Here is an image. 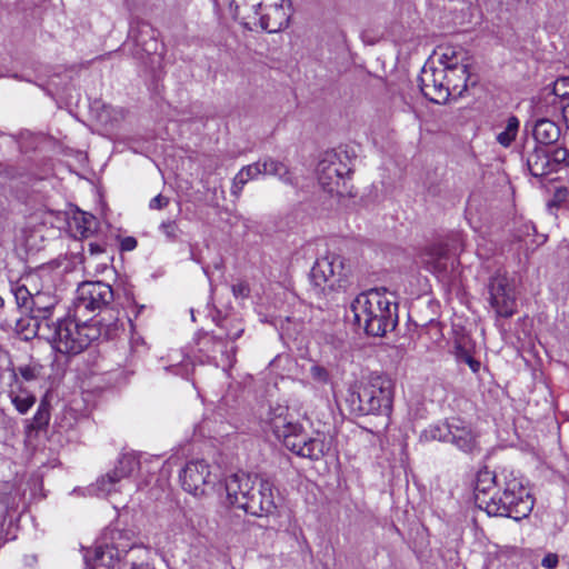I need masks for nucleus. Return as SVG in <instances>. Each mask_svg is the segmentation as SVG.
Masks as SVG:
<instances>
[{
  "instance_id": "6e6d98bb",
  "label": "nucleus",
  "mask_w": 569,
  "mask_h": 569,
  "mask_svg": "<svg viewBox=\"0 0 569 569\" xmlns=\"http://www.w3.org/2000/svg\"><path fill=\"white\" fill-rule=\"evenodd\" d=\"M260 7H261V3H260V2H254V3H251V4H250V8L253 10V12H254L256 14H258V13H259V12H258V9H259Z\"/></svg>"
},
{
  "instance_id": "cd10ccee",
  "label": "nucleus",
  "mask_w": 569,
  "mask_h": 569,
  "mask_svg": "<svg viewBox=\"0 0 569 569\" xmlns=\"http://www.w3.org/2000/svg\"><path fill=\"white\" fill-rule=\"evenodd\" d=\"M261 174V163L258 160L254 163L242 167L234 176L231 186V194L239 198L244 186L252 180L258 179Z\"/></svg>"
},
{
  "instance_id": "f8f14e48",
  "label": "nucleus",
  "mask_w": 569,
  "mask_h": 569,
  "mask_svg": "<svg viewBox=\"0 0 569 569\" xmlns=\"http://www.w3.org/2000/svg\"><path fill=\"white\" fill-rule=\"evenodd\" d=\"M197 346L198 351L201 353L200 362L207 361L212 363L224 372L233 366L236 348L234 346H229V342L223 339L222 333H204L198 339Z\"/></svg>"
},
{
  "instance_id": "7c9ffc66",
  "label": "nucleus",
  "mask_w": 569,
  "mask_h": 569,
  "mask_svg": "<svg viewBox=\"0 0 569 569\" xmlns=\"http://www.w3.org/2000/svg\"><path fill=\"white\" fill-rule=\"evenodd\" d=\"M451 432V420L447 422H438L430 425L421 431L419 439L421 442L442 441L449 442Z\"/></svg>"
},
{
  "instance_id": "9d476101",
  "label": "nucleus",
  "mask_w": 569,
  "mask_h": 569,
  "mask_svg": "<svg viewBox=\"0 0 569 569\" xmlns=\"http://www.w3.org/2000/svg\"><path fill=\"white\" fill-rule=\"evenodd\" d=\"M489 303L498 317L510 318L517 309V293L513 279L505 273H496L489 284Z\"/></svg>"
},
{
  "instance_id": "f03ea898",
  "label": "nucleus",
  "mask_w": 569,
  "mask_h": 569,
  "mask_svg": "<svg viewBox=\"0 0 569 569\" xmlns=\"http://www.w3.org/2000/svg\"><path fill=\"white\" fill-rule=\"evenodd\" d=\"M267 422L283 446L298 457L319 460L330 450V439L321 432L308 436L295 413L287 406L276 405L270 407Z\"/></svg>"
},
{
  "instance_id": "473e14b6",
  "label": "nucleus",
  "mask_w": 569,
  "mask_h": 569,
  "mask_svg": "<svg viewBox=\"0 0 569 569\" xmlns=\"http://www.w3.org/2000/svg\"><path fill=\"white\" fill-rule=\"evenodd\" d=\"M519 127V119L516 116H509L502 130L496 134L497 142L503 148H509L518 136Z\"/></svg>"
},
{
  "instance_id": "de8ad7c7",
  "label": "nucleus",
  "mask_w": 569,
  "mask_h": 569,
  "mask_svg": "<svg viewBox=\"0 0 569 569\" xmlns=\"http://www.w3.org/2000/svg\"><path fill=\"white\" fill-rule=\"evenodd\" d=\"M89 253H90L89 259L97 257L99 254H102V253H104V247L101 243L90 242L89 243ZM89 259L87 260L88 263H90Z\"/></svg>"
},
{
  "instance_id": "37998d69",
  "label": "nucleus",
  "mask_w": 569,
  "mask_h": 569,
  "mask_svg": "<svg viewBox=\"0 0 569 569\" xmlns=\"http://www.w3.org/2000/svg\"><path fill=\"white\" fill-rule=\"evenodd\" d=\"M159 229L169 240H174L178 236V224L176 221H164L160 224Z\"/></svg>"
},
{
  "instance_id": "0eeeda50",
  "label": "nucleus",
  "mask_w": 569,
  "mask_h": 569,
  "mask_svg": "<svg viewBox=\"0 0 569 569\" xmlns=\"http://www.w3.org/2000/svg\"><path fill=\"white\" fill-rule=\"evenodd\" d=\"M350 173L351 158L341 149L326 151L317 166L318 181L322 189L340 197L351 194Z\"/></svg>"
},
{
  "instance_id": "e433bc0d",
  "label": "nucleus",
  "mask_w": 569,
  "mask_h": 569,
  "mask_svg": "<svg viewBox=\"0 0 569 569\" xmlns=\"http://www.w3.org/2000/svg\"><path fill=\"white\" fill-rule=\"evenodd\" d=\"M49 419H50L49 405L47 402L42 401L39 405L37 412L33 416L31 427L33 429H41L48 425Z\"/></svg>"
},
{
  "instance_id": "f257e3e1",
  "label": "nucleus",
  "mask_w": 569,
  "mask_h": 569,
  "mask_svg": "<svg viewBox=\"0 0 569 569\" xmlns=\"http://www.w3.org/2000/svg\"><path fill=\"white\" fill-rule=\"evenodd\" d=\"M119 328L118 319L109 322L88 320L77 317L72 310L67 318L56 323H38L39 335L46 338L57 352L68 356L82 352L101 336L112 339L117 336Z\"/></svg>"
},
{
  "instance_id": "09e8293b",
  "label": "nucleus",
  "mask_w": 569,
  "mask_h": 569,
  "mask_svg": "<svg viewBox=\"0 0 569 569\" xmlns=\"http://www.w3.org/2000/svg\"><path fill=\"white\" fill-rule=\"evenodd\" d=\"M167 204H168V199L162 197L161 194H158L151 199L149 207L151 209H162Z\"/></svg>"
},
{
  "instance_id": "c03bdc74",
  "label": "nucleus",
  "mask_w": 569,
  "mask_h": 569,
  "mask_svg": "<svg viewBox=\"0 0 569 569\" xmlns=\"http://www.w3.org/2000/svg\"><path fill=\"white\" fill-rule=\"evenodd\" d=\"M569 198V189L558 188L553 194L552 200L549 202V208L559 207Z\"/></svg>"
},
{
  "instance_id": "ea45409f",
  "label": "nucleus",
  "mask_w": 569,
  "mask_h": 569,
  "mask_svg": "<svg viewBox=\"0 0 569 569\" xmlns=\"http://www.w3.org/2000/svg\"><path fill=\"white\" fill-rule=\"evenodd\" d=\"M553 93L561 99L569 98V77H562L556 80Z\"/></svg>"
},
{
  "instance_id": "bf43d9fd",
  "label": "nucleus",
  "mask_w": 569,
  "mask_h": 569,
  "mask_svg": "<svg viewBox=\"0 0 569 569\" xmlns=\"http://www.w3.org/2000/svg\"><path fill=\"white\" fill-rule=\"evenodd\" d=\"M172 367L174 368V373H177V375L180 373V370L177 366H172Z\"/></svg>"
},
{
  "instance_id": "72a5a7b5",
  "label": "nucleus",
  "mask_w": 569,
  "mask_h": 569,
  "mask_svg": "<svg viewBox=\"0 0 569 569\" xmlns=\"http://www.w3.org/2000/svg\"><path fill=\"white\" fill-rule=\"evenodd\" d=\"M220 329L223 330V339L233 346V341L238 339L244 331V327L239 319H223Z\"/></svg>"
},
{
  "instance_id": "aec40b11",
  "label": "nucleus",
  "mask_w": 569,
  "mask_h": 569,
  "mask_svg": "<svg viewBox=\"0 0 569 569\" xmlns=\"http://www.w3.org/2000/svg\"><path fill=\"white\" fill-rule=\"evenodd\" d=\"M503 473H508L507 471H502L499 476H496L488 469L480 470L477 475L476 485H475V500L479 508L483 509L487 512V505L491 502V497L488 498L489 490L498 485L499 487L503 483Z\"/></svg>"
},
{
  "instance_id": "c85d7f7f",
  "label": "nucleus",
  "mask_w": 569,
  "mask_h": 569,
  "mask_svg": "<svg viewBox=\"0 0 569 569\" xmlns=\"http://www.w3.org/2000/svg\"><path fill=\"white\" fill-rule=\"evenodd\" d=\"M261 163V174L262 176H273L277 177L279 180H281L284 183L292 184L293 180L291 177V173L288 169V167L281 162L278 161L271 157H264L260 159Z\"/></svg>"
},
{
  "instance_id": "423d86ee",
  "label": "nucleus",
  "mask_w": 569,
  "mask_h": 569,
  "mask_svg": "<svg viewBox=\"0 0 569 569\" xmlns=\"http://www.w3.org/2000/svg\"><path fill=\"white\" fill-rule=\"evenodd\" d=\"M355 395L360 413L389 417L392 411L395 383L387 376L370 375L359 382Z\"/></svg>"
},
{
  "instance_id": "39448f33",
  "label": "nucleus",
  "mask_w": 569,
  "mask_h": 569,
  "mask_svg": "<svg viewBox=\"0 0 569 569\" xmlns=\"http://www.w3.org/2000/svg\"><path fill=\"white\" fill-rule=\"evenodd\" d=\"M148 457L141 453H122L113 469L97 479L96 483L88 488L91 495L111 498L117 493L130 495L138 485H133L131 478L141 471Z\"/></svg>"
},
{
  "instance_id": "4be33fe9",
  "label": "nucleus",
  "mask_w": 569,
  "mask_h": 569,
  "mask_svg": "<svg viewBox=\"0 0 569 569\" xmlns=\"http://www.w3.org/2000/svg\"><path fill=\"white\" fill-rule=\"evenodd\" d=\"M10 388L8 391V396L11 400V403L14 406L16 410L21 413L26 415L36 403V397L22 388V386L19 382L18 373L16 370L10 371Z\"/></svg>"
},
{
  "instance_id": "a19ab883",
  "label": "nucleus",
  "mask_w": 569,
  "mask_h": 569,
  "mask_svg": "<svg viewBox=\"0 0 569 569\" xmlns=\"http://www.w3.org/2000/svg\"><path fill=\"white\" fill-rule=\"evenodd\" d=\"M13 295L16 297L17 303L23 307H27L28 302H31V298L33 297V295H31L24 286H18L14 288Z\"/></svg>"
},
{
  "instance_id": "bb28decb",
  "label": "nucleus",
  "mask_w": 569,
  "mask_h": 569,
  "mask_svg": "<svg viewBox=\"0 0 569 569\" xmlns=\"http://www.w3.org/2000/svg\"><path fill=\"white\" fill-rule=\"evenodd\" d=\"M98 547H102L103 549H113V560L108 569H116V567L118 569H149L148 566L136 563L134 561L128 559L130 553L134 551L133 546L99 545Z\"/></svg>"
},
{
  "instance_id": "c756f323",
  "label": "nucleus",
  "mask_w": 569,
  "mask_h": 569,
  "mask_svg": "<svg viewBox=\"0 0 569 569\" xmlns=\"http://www.w3.org/2000/svg\"><path fill=\"white\" fill-rule=\"evenodd\" d=\"M288 18L283 12L282 6H273L271 12L263 14L260 18L262 29L268 32H277L287 26Z\"/></svg>"
},
{
  "instance_id": "13d9d810",
  "label": "nucleus",
  "mask_w": 569,
  "mask_h": 569,
  "mask_svg": "<svg viewBox=\"0 0 569 569\" xmlns=\"http://www.w3.org/2000/svg\"><path fill=\"white\" fill-rule=\"evenodd\" d=\"M258 308H259L258 309L259 315H263V312H262L263 305H260Z\"/></svg>"
},
{
  "instance_id": "f704fd0d",
  "label": "nucleus",
  "mask_w": 569,
  "mask_h": 569,
  "mask_svg": "<svg viewBox=\"0 0 569 569\" xmlns=\"http://www.w3.org/2000/svg\"><path fill=\"white\" fill-rule=\"evenodd\" d=\"M446 87H448L450 97H460L467 90L468 80H469V68H465L462 86L460 89L456 88V79H458V71L448 70L446 71Z\"/></svg>"
},
{
  "instance_id": "dca6fc26",
  "label": "nucleus",
  "mask_w": 569,
  "mask_h": 569,
  "mask_svg": "<svg viewBox=\"0 0 569 569\" xmlns=\"http://www.w3.org/2000/svg\"><path fill=\"white\" fill-rule=\"evenodd\" d=\"M446 72L432 64H425L419 76V87L422 94L435 103H445L450 97L446 87Z\"/></svg>"
},
{
  "instance_id": "a18cd8bd",
  "label": "nucleus",
  "mask_w": 569,
  "mask_h": 569,
  "mask_svg": "<svg viewBox=\"0 0 569 569\" xmlns=\"http://www.w3.org/2000/svg\"><path fill=\"white\" fill-rule=\"evenodd\" d=\"M250 289L247 282L240 281L238 283L232 284V293L236 298H247L249 296Z\"/></svg>"
},
{
  "instance_id": "b1692460",
  "label": "nucleus",
  "mask_w": 569,
  "mask_h": 569,
  "mask_svg": "<svg viewBox=\"0 0 569 569\" xmlns=\"http://www.w3.org/2000/svg\"><path fill=\"white\" fill-rule=\"evenodd\" d=\"M68 226L74 237L88 238L97 230V219L91 213L76 210L69 218Z\"/></svg>"
},
{
  "instance_id": "20e7f679",
  "label": "nucleus",
  "mask_w": 569,
  "mask_h": 569,
  "mask_svg": "<svg viewBox=\"0 0 569 569\" xmlns=\"http://www.w3.org/2000/svg\"><path fill=\"white\" fill-rule=\"evenodd\" d=\"M502 476V490L491 497V502L487 505V513L515 520L528 517L533 508V499L529 490L512 471Z\"/></svg>"
},
{
  "instance_id": "4d7b16f0",
  "label": "nucleus",
  "mask_w": 569,
  "mask_h": 569,
  "mask_svg": "<svg viewBox=\"0 0 569 569\" xmlns=\"http://www.w3.org/2000/svg\"><path fill=\"white\" fill-rule=\"evenodd\" d=\"M4 307V300L3 298L0 296V309H2Z\"/></svg>"
},
{
  "instance_id": "2eb2a0df",
  "label": "nucleus",
  "mask_w": 569,
  "mask_h": 569,
  "mask_svg": "<svg viewBox=\"0 0 569 569\" xmlns=\"http://www.w3.org/2000/svg\"><path fill=\"white\" fill-rule=\"evenodd\" d=\"M242 510L246 512L262 517L274 512L277 509L273 483L262 477L254 483V489L249 493V498L242 501Z\"/></svg>"
},
{
  "instance_id": "8fccbe9b",
  "label": "nucleus",
  "mask_w": 569,
  "mask_h": 569,
  "mask_svg": "<svg viewBox=\"0 0 569 569\" xmlns=\"http://www.w3.org/2000/svg\"><path fill=\"white\" fill-rule=\"evenodd\" d=\"M137 247V240L133 237H126L121 241V249L124 251H131Z\"/></svg>"
},
{
  "instance_id": "412c9836",
  "label": "nucleus",
  "mask_w": 569,
  "mask_h": 569,
  "mask_svg": "<svg viewBox=\"0 0 569 569\" xmlns=\"http://www.w3.org/2000/svg\"><path fill=\"white\" fill-rule=\"evenodd\" d=\"M475 342L469 335H456L452 345V352L457 362L466 363L473 373L480 370L481 363L475 357Z\"/></svg>"
},
{
  "instance_id": "864d4df0",
  "label": "nucleus",
  "mask_w": 569,
  "mask_h": 569,
  "mask_svg": "<svg viewBox=\"0 0 569 569\" xmlns=\"http://www.w3.org/2000/svg\"><path fill=\"white\" fill-rule=\"evenodd\" d=\"M525 228H526V234H527V236H529V234H530V231H532V232H535V231H536V228H535V226H533L531 222L526 223V224H525Z\"/></svg>"
},
{
  "instance_id": "f3484780",
  "label": "nucleus",
  "mask_w": 569,
  "mask_h": 569,
  "mask_svg": "<svg viewBox=\"0 0 569 569\" xmlns=\"http://www.w3.org/2000/svg\"><path fill=\"white\" fill-rule=\"evenodd\" d=\"M258 475H248L244 472L233 473L226 479L227 501L230 506L242 509V501L249 498V493L254 489V483L259 480Z\"/></svg>"
},
{
  "instance_id": "79ce46f5",
  "label": "nucleus",
  "mask_w": 569,
  "mask_h": 569,
  "mask_svg": "<svg viewBox=\"0 0 569 569\" xmlns=\"http://www.w3.org/2000/svg\"><path fill=\"white\" fill-rule=\"evenodd\" d=\"M130 349L133 355L140 356L147 351V345L142 337L132 333L130 338Z\"/></svg>"
},
{
  "instance_id": "49530a36",
  "label": "nucleus",
  "mask_w": 569,
  "mask_h": 569,
  "mask_svg": "<svg viewBox=\"0 0 569 569\" xmlns=\"http://www.w3.org/2000/svg\"><path fill=\"white\" fill-rule=\"evenodd\" d=\"M558 556L556 553H548L543 557L541 565L547 569H553L558 565Z\"/></svg>"
},
{
  "instance_id": "ddd939ff",
  "label": "nucleus",
  "mask_w": 569,
  "mask_h": 569,
  "mask_svg": "<svg viewBox=\"0 0 569 569\" xmlns=\"http://www.w3.org/2000/svg\"><path fill=\"white\" fill-rule=\"evenodd\" d=\"M266 299L264 321L273 325L279 330L281 337L284 335L290 337L291 332L288 327L290 316L287 306L295 300L293 293L281 286H277L271 289Z\"/></svg>"
},
{
  "instance_id": "7ed1b4c3",
  "label": "nucleus",
  "mask_w": 569,
  "mask_h": 569,
  "mask_svg": "<svg viewBox=\"0 0 569 569\" xmlns=\"http://www.w3.org/2000/svg\"><path fill=\"white\" fill-rule=\"evenodd\" d=\"M353 320L368 336L383 337L398 322L397 305L386 290L371 289L356 297L351 303Z\"/></svg>"
},
{
  "instance_id": "6e6552de",
  "label": "nucleus",
  "mask_w": 569,
  "mask_h": 569,
  "mask_svg": "<svg viewBox=\"0 0 569 569\" xmlns=\"http://www.w3.org/2000/svg\"><path fill=\"white\" fill-rule=\"evenodd\" d=\"M313 290L319 296L345 289L348 283V269L345 259L337 253H327L316 260L310 272Z\"/></svg>"
},
{
  "instance_id": "603ef678",
  "label": "nucleus",
  "mask_w": 569,
  "mask_h": 569,
  "mask_svg": "<svg viewBox=\"0 0 569 569\" xmlns=\"http://www.w3.org/2000/svg\"><path fill=\"white\" fill-rule=\"evenodd\" d=\"M232 4L234 6L236 10L238 11L241 7L249 6L246 0H232Z\"/></svg>"
},
{
  "instance_id": "2f4dec72",
  "label": "nucleus",
  "mask_w": 569,
  "mask_h": 569,
  "mask_svg": "<svg viewBox=\"0 0 569 569\" xmlns=\"http://www.w3.org/2000/svg\"><path fill=\"white\" fill-rule=\"evenodd\" d=\"M87 569H108L110 563L113 560V549L102 547H96L93 550V556H90V552L84 555Z\"/></svg>"
},
{
  "instance_id": "5fc2aeb1",
  "label": "nucleus",
  "mask_w": 569,
  "mask_h": 569,
  "mask_svg": "<svg viewBox=\"0 0 569 569\" xmlns=\"http://www.w3.org/2000/svg\"><path fill=\"white\" fill-rule=\"evenodd\" d=\"M108 268L107 261L97 264V272H103Z\"/></svg>"
},
{
  "instance_id": "4c0bfd02",
  "label": "nucleus",
  "mask_w": 569,
  "mask_h": 569,
  "mask_svg": "<svg viewBox=\"0 0 569 569\" xmlns=\"http://www.w3.org/2000/svg\"><path fill=\"white\" fill-rule=\"evenodd\" d=\"M309 377L319 386H326L330 383L329 371L318 363L311 365L309 369Z\"/></svg>"
},
{
  "instance_id": "a211bd4d",
  "label": "nucleus",
  "mask_w": 569,
  "mask_h": 569,
  "mask_svg": "<svg viewBox=\"0 0 569 569\" xmlns=\"http://www.w3.org/2000/svg\"><path fill=\"white\" fill-rule=\"evenodd\" d=\"M438 56V62L440 64L438 68L440 70H445V72L448 70L458 71V79L455 81L457 82L456 88L460 89L462 86L465 68H469L470 66L467 52L459 47L446 46L439 48Z\"/></svg>"
},
{
  "instance_id": "58836bf2",
  "label": "nucleus",
  "mask_w": 569,
  "mask_h": 569,
  "mask_svg": "<svg viewBox=\"0 0 569 569\" xmlns=\"http://www.w3.org/2000/svg\"><path fill=\"white\" fill-rule=\"evenodd\" d=\"M19 375L26 381L36 380L40 375V367L37 365H27L18 368Z\"/></svg>"
},
{
  "instance_id": "5701e85b",
  "label": "nucleus",
  "mask_w": 569,
  "mask_h": 569,
  "mask_svg": "<svg viewBox=\"0 0 569 569\" xmlns=\"http://www.w3.org/2000/svg\"><path fill=\"white\" fill-rule=\"evenodd\" d=\"M449 251L448 244L436 243L423 251L421 260L430 271L441 273L447 269Z\"/></svg>"
},
{
  "instance_id": "6ab92c4d",
  "label": "nucleus",
  "mask_w": 569,
  "mask_h": 569,
  "mask_svg": "<svg viewBox=\"0 0 569 569\" xmlns=\"http://www.w3.org/2000/svg\"><path fill=\"white\" fill-rule=\"evenodd\" d=\"M449 442L466 453L475 455L480 451L477 435L469 425L460 419H451Z\"/></svg>"
},
{
  "instance_id": "a878e982",
  "label": "nucleus",
  "mask_w": 569,
  "mask_h": 569,
  "mask_svg": "<svg viewBox=\"0 0 569 569\" xmlns=\"http://www.w3.org/2000/svg\"><path fill=\"white\" fill-rule=\"evenodd\" d=\"M532 134L538 144L549 146L558 141L560 137V129L552 120L541 118L536 120Z\"/></svg>"
},
{
  "instance_id": "c9c22d12",
  "label": "nucleus",
  "mask_w": 569,
  "mask_h": 569,
  "mask_svg": "<svg viewBox=\"0 0 569 569\" xmlns=\"http://www.w3.org/2000/svg\"><path fill=\"white\" fill-rule=\"evenodd\" d=\"M16 498L9 492L0 493V540L2 539L3 525L7 515L16 507Z\"/></svg>"
},
{
  "instance_id": "9b49d317",
  "label": "nucleus",
  "mask_w": 569,
  "mask_h": 569,
  "mask_svg": "<svg viewBox=\"0 0 569 569\" xmlns=\"http://www.w3.org/2000/svg\"><path fill=\"white\" fill-rule=\"evenodd\" d=\"M180 481L182 488L194 497L206 495L218 481L217 468L204 460L189 461L180 473Z\"/></svg>"
},
{
  "instance_id": "393cba45",
  "label": "nucleus",
  "mask_w": 569,
  "mask_h": 569,
  "mask_svg": "<svg viewBox=\"0 0 569 569\" xmlns=\"http://www.w3.org/2000/svg\"><path fill=\"white\" fill-rule=\"evenodd\" d=\"M58 299L50 292L38 291L31 298V311L36 319H40V323L48 322L47 320L51 317Z\"/></svg>"
},
{
  "instance_id": "3c124183",
  "label": "nucleus",
  "mask_w": 569,
  "mask_h": 569,
  "mask_svg": "<svg viewBox=\"0 0 569 569\" xmlns=\"http://www.w3.org/2000/svg\"><path fill=\"white\" fill-rule=\"evenodd\" d=\"M158 42L156 39H150L149 42L143 43L142 50L147 52L148 54L156 53L158 51Z\"/></svg>"
},
{
  "instance_id": "1a4fd4ad",
  "label": "nucleus",
  "mask_w": 569,
  "mask_h": 569,
  "mask_svg": "<svg viewBox=\"0 0 569 569\" xmlns=\"http://www.w3.org/2000/svg\"><path fill=\"white\" fill-rule=\"evenodd\" d=\"M114 299L112 287L103 281H83L76 291L72 311L77 317H87L107 308Z\"/></svg>"
},
{
  "instance_id": "4468645a",
  "label": "nucleus",
  "mask_w": 569,
  "mask_h": 569,
  "mask_svg": "<svg viewBox=\"0 0 569 569\" xmlns=\"http://www.w3.org/2000/svg\"><path fill=\"white\" fill-rule=\"evenodd\" d=\"M560 163H569V152L565 148H557L552 154L543 147H536L527 157V166L531 176L543 178L557 171Z\"/></svg>"
}]
</instances>
